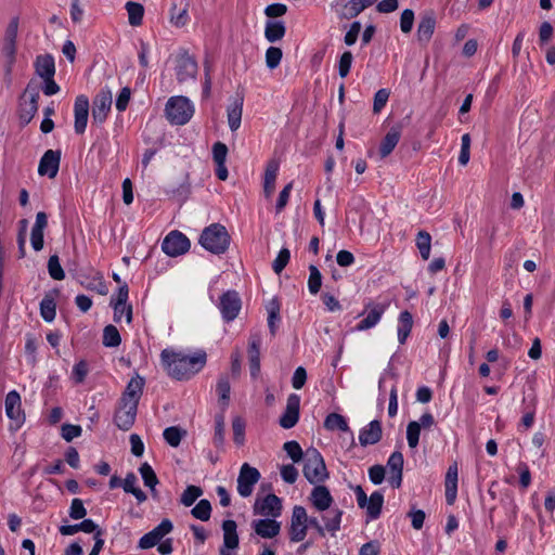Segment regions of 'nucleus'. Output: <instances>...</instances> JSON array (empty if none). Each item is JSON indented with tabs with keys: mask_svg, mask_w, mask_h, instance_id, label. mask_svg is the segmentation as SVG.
Instances as JSON below:
<instances>
[{
	"mask_svg": "<svg viewBox=\"0 0 555 555\" xmlns=\"http://www.w3.org/2000/svg\"><path fill=\"white\" fill-rule=\"evenodd\" d=\"M48 272L53 280L61 281L65 278V272L60 263L57 255H52L48 260Z\"/></svg>",
	"mask_w": 555,
	"mask_h": 555,
	"instance_id": "nucleus-54",
	"label": "nucleus"
},
{
	"mask_svg": "<svg viewBox=\"0 0 555 555\" xmlns=\"http://www.w3.org/2000/svg\"><path fill=\"white\" fill-rule=\"evenodd\" d=\"M89 99L86 95L81 94L76 98L74 106V129L77 134H82L86 131L89 116Z\"/></svg>",
	"mask_w": 555,
	"mask_h": 555,
	"instance_id": "nucleus-19",
	"label": "nucleus"
},
{
	"mask_svg": "<svg viewBox=\"0 0 555 555\" xmlns=\"http://www.w3.org/2000/svg\"><path fill=\"white\" fill-rule=\"evenodd\" d=\"M60 533L62 535H73L78 531H83L86 533H92L98 530V525L92 519H83L79 524L75 525H62L60 528Z\"/></svg>",
	"mask_w": 555,
	"mask_h": 555,
	"instance_id": "nucleus-34",
	"label": "nucleus"
},
{
	"mask_svg": "<svg viewBox=\"0 0 555 555\" xmlns=\"http://www.w3.org/2000/svg\"><path fill=\"white\" fill-rule=\"evenodd\" d=\"M219 310L222 319L225 322H232L242 308V300L236 291H227L223 293L219 300Z\"/></svg>",
	"mask_w": 555,
	"mask_h": 555,
	"instance_id": "nucleus-10",
	"label": "nucleus"
},
{
	"mask_svg": "<svg viewBox=\"0 0 555 555\" xmlns=\"http://www.w3.org/2000/svg\"><path fill=\"white\" fill-rule=\"evenodd\" d=\"M129 24L131 26H140L144 15V7L141 3L128 1L126 3Z\"/></svg>",
	"mask_w": 555,
	"mask_h": 555,
	"instance_id": "nucleus-43",
	"label": "nucleus"
},
{
	"mask_svg": "<svg viewBox=\"0 0 555 555\" xmlns=\"http://www.w3.org/2000/svg\"><path fill=\"white\" fill-rule=\"evenodd\" d=\"M436 27V15L434 11H426L421 16L417 26V40L421 43H428L433 37Z\"/></svg>",
	"mask_w": 555,
	"mask_h": 555,
	"instance_id": "nucleus-20",
	"label": "nucleus"
},
{
	"mask_svg": "<svg viewBox=\"0 0 555 555\" xmlns=\"http://www.w3.org/2000/svg\"><path fill=\"white\" fill-rule=\"evenodd\" d=\"M446 502L453 505L457 494V465L456 463L449 466L446 474Z\"/></svg>",
	"mask_w": 555,
	"mask_h": 555,
	"instance_id": "nucleus-27",
	"label": "nucleus"
},
{
	"mask_svg": "<svg viewBox=\"0 0 555 555\" xmlns=\"http://www.w3.org/2000/svg\"><path fill=\"white\" fill-rule=\"evenodd\" d=\"M165 113L171 124L182 126L192 118L194 106L185 96H172L166 104Z\"/></svg>",
	"mask_w": 555,
	"mask_h": 555,
	"instance_id": "nucleus-4",
	"label": "nucleus"
},
{
	"mask_svg": "<svg viewBox=\"0 0 555 555\" xmlns=\"http://www.w3.org/2000/svg\"><path fill=\"white\" fill-rule=\"evenodd\" d=\"M137 481V476L132 472L128 473L126 478L122 480V489L126 493L134 495L138 503L141 504L146 501L147 496L142 489L135 487Z\"/></svg>",
	"mask_w": 555,
	"mask_h": 555,
	"instance_id": "nucleus-35",
	"label": "nucleus"
},
{
	"mask_svg": "<svg viewBox=\"0 0 555 555\" xmlns=\"http://www.w3.org/2000/svg\"><path fill=\"white\" fill-rule=\"evenodd\" d=\"M251 527L259 537L264 539H272L281 531V522L276 521L274 518L254 520Z\"/></svg>",
	"mask_w": 555,
	"mask_h": 555,
	"instance_id": "nucleus-23",
	"label": "nucleus"
},
{
	"mask_svg": "<svg viewBox=\"0 0 555 555\" xmlns=\"http://www.w3.org/2000/svg\"><path fill=\"white\" fill-rule=\"evenodd\" d=\"M254 513L256 515L276 518L282 513V501L273 493L266 495L261 500L257 499L254 505Z\"/></svg>",
	"mask_w": 555,
	"mask_h": 555,
	"instance_id": "nucleus-14",
	"label": "nucleus"
},
{
	"mask_svg": "<svg viewBox=\"0 0 555 555\" xmlns=\"http://www.w3.org/2000/svg\"><path fill=\"white\" fill-rule=\"evenodd\" d=\"M280 164L275 159H271L267 164L266 172H264V181H263V192L267 197L271 196V194L275 190V180L278 176Z\"/></svg>",
	"mask_w": 555,
	"mask_h": 555,
	"instance_id": "nucleus-33",
	"label": "nucleus"
},
{
	"mask_svg": "<svg viewBox=\"0 0 555 555\" xmlns=\"http://www.w3.org/2000/svg\"><path fill=\"white\" fill-rule=\"evenodd\" d=\"M384 504V495L380 491H374L369 498L365 507L370 519H377L380 516Z\"/></svg>",
	"mask_w": 555,
	"mask_h": 555,
	"instance_id": "nucleus-37",
	"label": "nucleus"
},
{
	"mask_svg": "<svg viewBox=\"0 0 555 555\" xmlns=\"http://www.w3.org/2000/svg\"><path fill=\"white\" fill-rule=\"evenodd\" d=\"M2 55L4 64L14 65L16 61L17 44L16 42L2 41Z\"/></svg>",
	"mask_w": 555,
	"mask_h": 555,
	"instance_id": "nucleus-59",
	"label": "nucleus"
},
{
	"mask_svg": "<svg viewBox=\"0 0 555 555\" xmlns=\"http://www.w3.org/2000/svg\"><path fill=\"white\" fill-rule=\"evenodd\" d=\"M61 156L60 150L46 151L39 162L38 173L48 176L50 179L55 178L60 169Z\"/></svg>",
	"mask_w": 555,
	"mask_h": 555,
	"instance_id": "nucleus-16",
	"label": "nucleus"
},
{
	"mask_svg": "<svg viewBox=\"0 0 555 555\" xmlns=\"http://www.w3.org/2000/svg\"><path fill=\"white\" fill-rule=\"evenodd\" d=\"M245 421L236 416L232 421L233 440L237 446H242L245 441Z\"/></svg>",
	"mask_w": 555,
	"mask_h": 555,
	"instance_id": "nucleus-55",
	"label": "nucleus"
},
{
	"mask_svg": "<svg viewBox=\"0 0 555 555\" xmlns=\"http://www.w3.org/2000/svg\"><path fill=\"white\" fill-rule=\"evenodd\" d=\"M128 296V285L126 282H122L117 293L111 297L109 306L114 310L113 320L115 323H120L124 317H126L127 323H131L132 321V306L127 304Z\"/></svg>",
	"mask_w": 555,
	"mask_h": 555,
	"instance_id": "nucleus-5",
	"label": "nucleus"
},
{
	"mask_svg": "<svg viewBox=\"0 0 555 555\" xmlns=\"http://www.w3.org/2000/svg\"><path fill=\"white\" fill-rule=\"evenodd\" d=\"M188 7H189V4L186 2L185 5L176 13L177 5L176 4L172 5L171 21L175 23L176 26L182 27L188 23V21H189Z\"/></svg>",
	"mask_w": 555,
	"mask_h": 555,
	"instance_id": "nucleus-61",
	"label": "nucleus"
},
{
	"mask_svg": "<svg viewBox=\"0 0 555 555\" xmlns=\"http://www.w3.org/2000/svg\"><path fill=\"white\" fill-rule=\"evenodd\" d=\"M309 272L308 288L312 295H315L322 286V274L314 264L309 266Z\"/></svg>",
	"mask_w": 555,
	"mask_h": 555,
	"instance_id": "nucleus-50",
	"label": "nucleus"
},
{
	"mask_svg": "<svg viewBox=\"0 0 555 555\" xmlns=\"http://www.w3.org/2000/svg\"><path fill=\"white\" fill-rule=\"evenodd\" d=\"M309 500L315 509L320 512L327 511L334 501L328 488L323 485H317L312 489Z\"/></svg>",
	"mask_w": 555,
	"mask_h": 555,
	"instance_id": "nucleus-22",
	"label": "nucleus"
},
{
	"mask_svg": "<svg viewBox=\"0 0 555 555\" xmlns=\"http://www.w3.org/2000/svg\"><path fill=\"white\" fill-rule=\"evenodd\" d=\"M300 397L296 393H291L287 398L285 411L280 417V426L285 429L293 428L298 423Z\"/></svg>",
	"mask_w": 555,
	"mask_h": 555,
	"instance_id": "nucleus-17",
	"label": "nucleus"
},
{
	"mask_svg": "<svg viewBox=\"0 0 555 555\" xmlns=\"http://www.w3.org/2000/svg\"><path fill=\"white\" fill-rule=\"evenodd\" d=\"M413 327V317L409 311H402L399 315L398 340L403 345Z\"/></svg>",
	"mask_w": 555,
	"mask_h": 555,
	"instance_id": "nucleus-39",
	"label": "nucleus"
},
{
	"mask_svg": "<svg viewBox=\"0 0 555 555\" xmlns=\"http://www.w3.org/2000/svg\"><path fill=\"white\" fill-rule=\"evenodd\" d=\"M217 392L219 395V400L223 403V405H228L230 400L231 385L227 375H221L219 377L217 383Z\"/></svg>",
	"mask_w": 555,
	"mask_h": 555,
	"instance_id": "nucleus-51",
	"label": "nucleus"
},
{
	"mask_svg": "<svg viewBox=\"0 0 555 555\" xmlns=\"http://www.w3.org/2000/svg\"><path fill=\"white\" fill-rule=\"evenodd\" d=\"M401 138V127L393 126L384 137L379 146V154L382 158L387 157L393 151Z\"/></svg>",
	"mask_w": 555,
	"mask_h": 555,
	"instance_id": "nucleus-30",
	"label": "nucleus"
},
{
	"mask_svg": "<svg viewBox=\"0 0 555 555\" xmlns=\"http://www.w3.org/2000/svg\"><path fill=\"white\" fill-rule=\"evenodd\" d=\"M162 360L168 374L178 380H182L191 378L205 366L207 354L203 350L195 352L193 356H188L165 349L162 351Z\"/></svg>",
	"mask_w": 555,
	"mask_h": 555,
	"instance_id": "nucleus-1",
	"label": "nucleus"
},
{
	"mask_svg": "<svg viewBox=\"0 0 555 555\" xmlns=\"http://www.w3.org/2000/svg\"><path fill=\"white\" fill-rule=\"evenodd\" d=\"M289 259H291V251H289V249L285 248V247L282 248L280 250V253L278 254L276 258L274 259V261L272 262L273 271L276 274H280L285 269L287 263L289 262Z\"/></svg>",
	"mask_w": 555,
	"mask_h": 555,
	"instance_id": "nucleus-57",
	"label": "nucleus"
},
{
	"mask_svg": "<svg viewBox=\"0 0 555 555\" xmlns=\"http://www.w3.org/2000/svg\"><path fill=\"white\" fill-rule=\"evenodd\" d=\"M283 450L287 453L294 463H298L301 460H305V453L300 444L295 440L285 442Z\"/></svg>",
	"mask_w": 555,
	"mask_h": 555,
	"instance_id": "nucleus-52",
	"label": "nucleus"
},
{
	"mask_svg": "<svg viewBox=\"0 0 555 555\" xmlns=\"http://www.w3.org/2000/svg\"><path fill=\"white\" fill-rule=\"evenodd\" d=\"M139 472L143 479L144 486L151 489V492H156V485L158 483V478L152 468V466L144 462L139 467Z\"/></svg>",
	"mask_w": 555,
	"mask_h": 555,
	"instance_id": "nucleus-45",
	"label": "nucleus"
},
{
	"mask_svg": "<svg viewBox=\"0 0 555 555\" xmlns=\"http://www.w3.org/2000/svg\"><path fill=\"white\" fill-rule=\"evenodd\" d=\"M185 435L186 430L178 426L167 427L163 433L165 441L173 448H177L181 443V440Z\"/></svg>",
	"mask_w": 555,
	"mask_h": 555,
	"instance_id": "nucleus-46",
	"label": "nucleus"
},
{
	"mask_svg": "<svg viewBox=\"0 0 555 555\" xmlns=\"http://www.w3.org/2000/svg\"><path fill=\"white\" fill-rule=\"evenodd\" d=\"M36 74L43 78H53L55 75L54 59L50 54L38 55L35 61Z\"/></svg>",
	"mask_w": 555,
	"mask_h": 555,
	"instance_id": "nucleus-31",
	"label": "nucleus"
},
{
	"mask_svg": "<svg viewBox=\"0 0 555 555\" xmlns=\"http://www.w3.org/2000/svg\"><path fill=\"white\" fill-rule=\"evenodd\" d=\"M343 514L344 512L341 509L333 508L327 515L322 517L325 522L326 531H328L333 537L340 529Z\"/></svg>",
	"mask_w": 555,
	"mask_h": 555,
	"instance_id": "nucleus-41",
	"label": "nucleus"
},
{
	"mask_svg": "<svg viewBox=\"0 0 555 555\" xmlns=\"http://www.w3.org/2000/svg\"><path fill=\"white\" fill-rule=\"evenodd\" d=\"M260 346L261 338L259 335H251L248 344V361L249 371L253 378H257L260 373Z\"/></svg>",
	"mask_w": 555,
	"mask_h": 555,
	"instance_id": "nucleus-21",
	"label": "nucleus"
},
{
	"mask_svg": "<svg viewBox=\"0 0 555 555\" xmlns=\"http://www.w3.org/2000/svg\"><path fill=\"white\" fill-rule=\"evenodd\" d=\"M40 315L46 322H52L55 319L56 304L50 294H47L40 301Z\"/></svg>",
	"mask_w": 555,
	"mask_h": 555,
	"instance_id": "nucleus-42",
	"label": "nucleus"
},
{
	"mask_svg": "<svg viewBox=\"0 0 555 555\" xmlns=\"http://www.w3.org/2000/svg\"><path fill=\"white\" fill-rule=\"evenodd\" d=\"M138 405L132 402H122L119 400L114 415V423L121 430H129L134 424Z\"/></svg>",
	"mask_w": 555,
	"mask_h": 555,
	"instance_id": "nucleus-13",
	"label": "nucleus"
},
{
	"mask_svg": "<svg viewBox=\"0 0 555 555\" xmlns=\"http://www.w3.org/2000/svg\"><path fill=\"white\" fill-rule=\"evenodd\" d=\"M353 61V55L350 51H345L339 59L338 62V74L341 78H345L348 76L351 64Z\"/></svg>",
	"mask_w": 555,
	"mask_h": 555,
	"instance_id": "nucleus-60",
	"label": "nucleus"
},
{
	"mask_svg": "<svg viewBox=\"0 0 555 555\" xmlns=\"http://www.w3.org/2000/svg\"><path fill=\"white\" fill-rule=\"evenodd\" d=\"M48 225V216L43 211H39L36 215V221L31 229L30 242L31 246L36 251H40L43 248V231Z\"/></svg>",
	"mask_w": 555,
	"mask_h": 555,
	"instance_id": "nucleus-24",
	"label": "nucleus"
},
{
	"mask_svg": "<svg viewBox=\"0 0 555 555\" xmlns=\"http://www.w3.org/2000/svg\"><path fill=\"white\" fill-rule=\"evenodd\" d=\"M104 122V89L100 90L92 101V124Z\"/></svg>",
	"mask_w": 555,
	"mask_h": 555,
	"instance_id": "nucleus-44",
	"label": "nucleus"
},
{
	"mask_svg": "<svg viewBox=\"0 0 555 555\" xmlns=\"http://www.w3.org/2000/svg\"><path fill=\"white\" fill-rule=\"evenodd\" d=\"M324 427L327 430H331V431H334V430L338 429V430H341V431H345V433H350L351 438L353 439V434L350 430L346 418L343 415L338 414V413H330L325 417Z\"/></svg>",
	"mask_w": 555,
	"mask_h": 555,
	"instance_id": "nucleus-38",
	"label": "nucleus"
},
{
	"mask_svg": "<svg viewBox=\"0 0 555 555\" xmlns=\"http://www.w3.org/2000/svg\"><path fill=\"white\" fill-rule=\"evenodd\" d=\"M421 424L416 421H412L406 426V440L411 449L417 447L420 441Z\"/></svg>",
	"mask_w": 555,
	"mask_h": 555,
	"instance_id": "nucleus-53",
	"label": "nucleus"
},
{
	"mask_svg": "<svg viewBox=\"0 0 555 555\" xmlns=\"http://www.w3.org/2000/svg\"><path fill=\"white\" fill-rule=\"evenodd\" d=\"M81 433L82 429L79 425L63 424L61 428V436L67 442H70L73 439L79 437Z\"/></svg>",
	"mask_w": 555,
	"mask_h": 555,
	"instance_id": "nucleus-62",
	"label": "nucleus"
},
{
	"mask_svg": "<svg viewBox=\"0 0 555 555\" xmlns=\"http://www.w3.org/2000/svg\"><path fill=\"white\" fill-rule=\"evenodd\" d=\"M177 79L179 82H184L189 78H194L197 72V63L189 55H182L177 61Z\"/></svg>",
	"mask_w": 555,
	"mask_h": 555,
	"instance_id": "nucleus-26",
	"label": "nucleus"
},
{
	"mask_svg": "<svg viewBox=\"0 0 555 555\" xmlns=\"http://www.w3.org/2000/svg\"><path fill=\"white\" fill-rule=\"evenodd\" d=\"M228 155V146L218 141L212 145V159L216 163V165H221L222 163H225Z\"/></svg>",
	"mask_w": 555,
	"mask_h": 555,
	"instance_id": "nucleus-64",
	"label": "nucleus"
},
{
	"mask_svg": "<svg viewBox=\"0 0 555 555\" xmlns=\"http://www.w3.org/2000/svg\"><path fill=\"white\" fill-rule=\"evenodd\" d=\"M172 529V522L169 519H163L158 526L140 539L139 547L146 550L155 546L166 534L171 532Z\"/></svg>",
	"mask_w": 555,
	"mask_h": 555,
	"instance_id": "nucleus-18",
	"label": "nucleus"
},
{
	"mask_svg": "<svg viewBox=\"0 0 555 555\" xmlns=\"http://www.w3.org/2000/svg\"><path fill=\"white\" fill-rule=\"evenodd\" d=\"M5 414L11 420L10 429L18 430L25 422V413L22 410L21 396L16 390H11L5 397Z\"/></svg>",
	"mask_w": 555,
	"mask_h": 555,
	"instance_id": "nucleus-7",
	"label": "nucleus"
},
{
	"mask_svg": "<svg viewBox=\"0 0 555 555\" xmlns=\"http://www.w3.org/2000/svg\"><path fill=\"white\" fill-rule=\"evenodd\" d=\"M286 33V27L282 21H268L264 28V37L269 42L281 40Z\"/></svg>",
	"mask_w": 555,
	"mask_h": 555,
	"instance_id": "nucleus-36",
	"label": "nucleus"
},
{
	"mask_svg": "<svg viewBox=\"0 0 555 555\" xmlns=\"http://www.w3.org/2000/svg\"><path fill=\"white\" fill-rule=\"evenodd\" d=\"M416 246L421 257L427 260L430 256L431 236L426 231H420L416 235Z\"/></svg>",
	"mask_w": 555,
	"mask_h": 555,
	"instance_id": "nucleus-47",
	"label": "nucleus"
},
{
	"mask_svg": "<svg viewBox=\"0 0 555 555\" xmlns=\"http://www.w3.org/2000/svg\"><path fill=\"white\" fill-rule=\"evenodd\" d=\"M224 442V416L223 414H217L215 416V434L214 443L217 447L222 446Z\"/></svg>",
	"mask_w": 555,
	"mask_h": 555,
	"instance_id": "nucleus-58",
	"label": "nucleus"
},
{
	"mask_svg": "<svg viewBox=\"0 0 555 555\" xmlns=\"http://www.w3.org/2000/svg\"><path fill=\"white\" fill-rule=\"evenodd\" d=\"M40 87L37 81L34 79H30L23 91V93L20 95V98L28 99L38 102L40 98Z\"/></svg>",
	"mask_w": 555,
	"mask_h": 555,
	"instance_id": "nucleus-63",
	"label": "nucleus"
},
{
	"mask_svg": "<svg viewBox=\"0 0 555 555\" xmlns=\"http://www.w3.org/2000/svg\"><path fill=\"white\" fill-rule=\"evenodd\" d=\"M191 247L190 240L180 231H171L163 241V251L170 256L177 257L185 254Z\"/></svg>",
	"mask_w": 555,
	"mask_h": 555,
	"instance_id": "nucleus-9",
	"label": "nucleus"
},
{
	"mask_svg": "<svg viewBox=\"0 0 555 555\" xmlns=\"http://www.w3.org/2000/svg\"><path fill=\"white\" fill-rule=\"evenodd\" d=\"M384 312L385 307L383 305H374L367 312L366 317L357 324L356 330L366 331L374 327L382 319Z\"/></svg>",
	"mask_w": 555,
	"mask_h": 555,
	"instance_id": "nucleus-32",
	"label": "nucleus"
},
{
	"mask_svg": "<svg viewBox=\"0 0 555 555\" xmlns=\"http://www.w3.org/2000/svg\"><path fill=\"white\" fill-rule=\"evenodd\" d=\"M243 112V98L235 100V102L228 107V122L232 131H235L241 126Z\"/></svg>",
	"mask_w": 555,
	"mask_h": 555,
	"instance_id": "nucleus-40",
	"label": "nucleus"
},
{
	"mask_svg": "<svg viewBox=\"0 0 555 555\" xmlns=\"http://www.w3.org/2000/svg\"><path fill=\"white\" fill-rule=\"evenodd\" d=\"M383 436L382 423L377 420L362 428L359 435V442L362 447L377 443Z\"/></svg>",
	"mask_w": 555,
	"mask_h": 555,
	"instance_id": "nucleus-25",
	"label": "nucleus"
},
{
	"mask_svg": "<svg viewBox=\"0 0 555 555\" xmlns=\"http://www.w3.org/2000/svg\"><path fill=\"white\" fill-rule=\"evenodd\" d=\"M143 386H144V378H142L140 376L132 377L129 380V383L120 398V401L128 402V403L132 402L138 405L139 400L142 395Z\"/></svg>",
	"mask_w": 555,
	"mask_h": 555,
	"instance_id": "nucleus-28",
	"label": "nucleus"
},
{
	"mask_svg": "<svg viewBox=\"0 0 555 555\" xmlns=\"http://www.w3.org/2000/svg\"><path fill=\"white\" fill-rule=\"evenodd\" d=\"M38 112V102L18 98V119L22 126L28 125Z\"/></svg>",
	"mask_w": 555,
	"mask_h": 555,
	"instance_id": "nucleus-29",
	"label": "nucleus"
},
{
	"mask_svg": "<svg viewBox=\"0 0 555 555\" xmlns=\"http://www.w3.org/2000/svg\"><path fill=\"white\" fill-rule=\"evenodd\" d=\"M230 235L224 225L212 223L205 228L199 237V244L215 255L224 254L230 245Z\"/></svg>",
	"mask_w": 555,
	"mask_h": 555,
	"instance_id": "nucleus-2",
	"label": "nucleus"
},
{
	"mask_svg": "<svg viewBox=\"0 0 555 555\" xmlns=\"http://www.w3.org/2000/svg\"><path fill=\"white\" fill-rule=\"evenodd\" d=\"M203 495V489L198 486H188L180 498V503L186 507L192 506Z\"/></svg>",
	"mask_w": 555,
	"mask_h": 555,
	"instance_id": "nucleus-48",
	"label": "nucleus"
},
{
	"mask_svg": "<svg viewBox=\"0 0 555 555\" xmlns=\"http://www.w3.org/2000/svg\"><path fill=\"white\" fill-rule=\"evenodd\" d=\"M223 545L220 547V555H236L240 539L237 534V525L234 520L228 519L222 522Z\"/></svg>",
	"mask_w": 555,
	"mask_h": 555,
	"instance_id": "nucleus-12",
	"label": "nucleus"
},
{
	"mask_svg": "<svg viewBox=\"0 0 555 555\" xmlns=\"http://www.w3.org/2000/svg\"><path fill=\"white\" fill-rule=\"evenodd\" d=\"M304 461L302 473L310 483H321L328 478L325 462L318 449L313 447L307 449Z\"/></svg>",
	"mask_w": 555,
	"mask_h": 555,
	"instance_id": "nucleus-3",
	"label": "nucleus"
},
{
	"mask_svg": "<svg viewBox=\"0 0 555 555\" xmlns=\"http://www.w3.org/2000/svg\"><path fill=\"white\" fill-rule=\"evenodd\" d=\"M283 52L278 47H270L266 51V64L268 68L274 69L276 68L282 60Z\"/></svg>",
	"mask_w": 555,
	"mask_h": 555,
	"instance_id": "nucleus-56",
	"label": "nucleus"
},
{
	"mask_svg": "<svg viewBox=\"0 0 555 555\" xmlns=\"http://www.w3.org/2000/svg\"><path fill=\"white\" fill-rule=\"evenodd\" d=\"M374 2L375 0H337L333 8H335L340 18L350 20L358 16Z\"/></svg>",
	"mask_w": 555,
	"mask_h": 555,
	"instance_id": "nucleus-11",
	"label": "nucleus"
},
{
	"mask_svg": "<svg viewBox=\"0 0 555 555\" xmlns=\"http://www.w3.org/2000/svg\"><path fill=\"white\" fill-rule=\"evenodd\" d=\"M191 514L196 519L202 521H207L210 519L211 515V504L208 500H201L192 509Z\"/></svg>",
	"mask_w": 555,
	"mask_h": 555,
	"instance_id": "nucleus-49",
	"label": "nucleus"
},
{
	"mask_svg": "<svg viewBox=\"0 0 555 555\" xmlns=\"http://www.w3.org/2000/svg\"><path fill=\"white\" fill-rule=\"evenodd\" d=\"M308 531V514L304 506L295 505L291 517L288 530L291 542L304 541Z\"/></svg>",
	"mask_w": 555,
	"mask_h": 555,
	"instance_id": "nucleus-6",
	"label": "nucleus"
},
{
	"mask_svg": "<svg viewBox=\"0 0 555 555\" xmlns=\"http://www.w3.org/2000/svg\"><path fill=\"white\" fill-rule=\"evenodd\" d=\"M260 473L256 467L244 463L237 477V492L243 498H248L254 491V486L260 480Z\"/></svg>",
	"mask_w": 555,
	"mask_h": 555,
	"instance_id": "nucleus-8",
	"label": "nucleus"
},
{
	"mask_svg": "<svg viewBox=\"0 0 555 555\" xmlns=\"http://www.w3.org/2000/svg\"><path fill=\"white\" fill-rule=\"evenodd\" d=\"M104 164V144L95 142L89 150L85 165L89 175L95 179L99 178Z\"/></svg>",
	"mask_w": 555,
	"mask_h": 555,
	"instance_id": "nucleus-15",
	"label": "nucleus"
}]
</instances>
